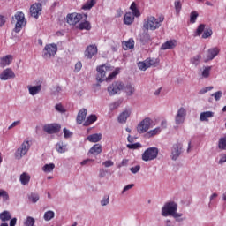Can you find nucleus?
<instances>
[{"instance_id":"f257e3e1","label":"nucleus","mask_w":226,"mask_h":226,"mask_svg":"<svg viewBox=\"0 0 226 226\" xmlns=\"http://www.w3.org/2000/svg\"><path fill=\"white\" fill-rule=\"evenodd\" d=\"M97 70V76L96 80L97 82H109V80H114L117 75H119L120 69L116 68L109 64H102L96 68Z\"/></svg>"},{"instance_id":"f03ea898","label":"nucleus","mask_w":226,"mask_h":226,"mask_svg":"<svg viewBox=\"0 0 226 226\" xmlns=\"http://www.w3.org/2000/svg\"><path fill=\"white\" fill-rule=\"evenodd\" d=\"M165 20V16L161 15L156 19L154 16H149L144 20L143 27L144 29H150V31H156V29H160L162 24Z\"/></svg>"},{"instance_id":"7ed1b4c3","label":"nucleus","mask_w":226,"mask_h":226,"mask_svg":"<svg viewBox=\"0 0 226 226\" xmlns=\"http://www.w3.org/2000/svg\"><path fill=\"white\" fill-rule=\"evenodd\" d=\"M176 211H177V203L174 201L168 202L164 205V207L162 209V216H174L175 218H178L179 214H177Z\"/></svg>"},{"instance_id":"20e7f679","label":"nucleus","mask_w":226,"mask_h":226,"mask_svg":"<svg viewBox=\"0 0 226 226\" xmlns=\"http://www.w3.org/2000/svg\"><path fill=\"white\" fill-rule=\"evenodd\" d=\"M14 19L16 20L14 32L15 33H20L22 30V27L27 24V21L26 20V16L24 15V12L18 11L14 15Z\"/></svg>"},{"instance_id":"39448f33","label":"nucleus","mask_w":226,"mask_h":226,"mask_svg":"<svg viewBox=\"0 0 226 226\" xmlns=\"http://www.w3.org/2000/svg\"><path fill=\"white\" fill-rule=\"evenodd\" d=\"M30 148L31 144L29 143V140L24 141L14 154L16 160H21L23 156H26Z\"/></svg>"},{"instance_id":"423d86ee","label":"nucleus","mask_w":226,"mask_h":226,"mask_svg":"<svg viewBox=\"0 0 226 226\" xmlns=\"http://www.w3.org/2000/svg\"><path fill=\"white\" fill-rule=\"evenodd\" d=\"M159 150L156 147H149L142 154L143 162H151L158 158Z\"/></svg>"},{"instance_id":"0eeeda50","label":"nucleus","mask_w":226,"mask_h":226,"mask_svg":"<svg viewBox=\"0 0 226 226\" xmlns=\"http://www.w3.org/2000/svg\"><path fill=\"white\" fill-rule=\"evenodd\" d=\"M206 25L204 24H200L198 26L196 32L194 33V36H201V38H203V40H207V38H211V36H213V30L211 28H207L206 30Z\"/></svg>"},{"instance_id":"6e6552de","label":"nucleus","mask_w":226,"mask_h":226,"mask_svg":"<svg viewBox=\"0 0 226 226\" xmlns=\"http://www.w3.org/2000/svg\"><path fill=\"white\" fill-rule=\"evenodd\" d=\"M43 57L45 59H50V57H54L56 54H57V44L51 43L47 44L43 49Z\"/></svg>"},{"instance_id":"1a4fd4ad","label":"nucleus","mask_w":226,"mask_h":226,"mask_svg":"<svg viewBox=\"0 0 226 226\" xmlns=\"http://www.w3.org/2000/svg\"><path fill=\"white\" fill-rule=\"evenodd\" d=\"M124 89V83L121 81H115L109 87H108V93L109 96H114V94H117L120 91Z\"/></svg>"},{"instance_id":"9d476101","label":"nucleus","mask_w":226,"mask_h":226,"mask_svg":"<svg viewBox=\"0 0 226 226\" xmlns=\"http://www.w3.org/2000/svg\"><path fill=\"white\" fill-rule=\"evenodd\" d=\"M151 128V118L147 117L143 119L137 126L138 133H146Z\"/></svg>"},{"instance_id":"9b49d317","label":"nucleus","mask_w":226,"mask_h":226,"mask_svg":"<svg viewBox=\"0 0 226 226\" xmlns=\"http://www.w3.org/2000/svg\"><path fill=\"white\" fill-rule=\"evenodd\" d=\"M96 54H98V46H96V44H91L87 46L84 52L85 57H87V59H93Z\"/></svg>"},{"instance_id":"f8f14e48","label":"nucleus","mask_w":226,"mask_h":226,"mask_svg":"<svg viewBox=\"0 0 226 226\" xmlns=\"http://www.w3.org/2000/svg\"><path fill=\"white\" fill-rule=\"evenodd\" d=\"M43 130L44 132H46V133L52 135L54 133H59V132H61V125H59V124H46L44 125Z\"/></svg>"},{"instance_id":"ddd939ff","label":"nucleus","mask_w":226,"mask_h":226,"mask_svg":"<svg viewBox=\"0 0 226 226\" xmlns=\"http://www.w3.org/2000/svg\"><path fill=\"white\" fill-rule=\"evenodd\" d=\"M81 19H83L82 14L71 13L67 15V23L71 26H75V24H79V22H80Z\"/></svg>"},{"instance_id":"4468645a","label":"nucleus","mask_w":226,"mask_h":226,"mask_svg":"<svg viewBox=\"0 0 226 226\" xmlns=\"http://www.w3.org/2000/svg\"><path fill=\"white\" fill-rule=\"evenodd\" d=\"M186 119V109L185 108H180L175 117L176 124H183Z\"/></svg>"},{"instance_id":"2eb2a0df","label":"nucleus","mask_w":226,"mask_h":226,"mask_svg":"<svg viewBox=\"0 0 226 226\" xmlns=\"http://www.w3.org/2000/svg\"><path fill=\"white\" fill-rule=\"evenodd\" d=\"M41 4H34L30 7L31 17H34V19H38L41 13Z\"/></svg>"},{"instance_id":"dca6fc26","label":"nucleus","mask_w":226,"mask_h":226,"mask_svg":"<svg viewBox=\"0 0 226 226\" xmlns=\"http://www.w3.org/2000/svg\"><path fill=\"white\" fill-rule=\"evenodd\" d=\"M155 62L153 59L147 58L143 62H139L138 63V67L142 71L146 72L147 68H151V66H154Z\"/></svg>"},{"instance_id":"f3484780","label":"nucleus","mask_w":226,"mask_h":226,"mask_svg":"<svg viewBox=\"0 0 226 226\" xmlns=\"http://www.w3.org/2000/svg\"><path fill=\"white\" fill-rule=\"evenodd\" d=\"M218 54H220V48L218 47L210 48L207 50V59L205 60V62L207 63V61H213V59H215V57H216Z\"/></svg>"},{"instance_id":"a211bd4d","label":"nucleus","mask_w":226,"mask_h":226,"mask_svg":"<svg viewBox=\"0 0 226 226\" xmlns=\"http://www.w3.org/2000/svg\"><path fill=\"white\" fill-rule=\"evenodd\" d=\"M0 79L1 80H10V79H15V72H13V70L7 68L0 74Z\"/></svg>"},{"instance_id":"6ab92c4d","label":"nucleus","mask_w":226,"mask_h":226,"mask_svg":"<svg viewBox=\"0 0 226 226\" xmlns=\"http://www.w3.org/2000/svg\"><path fill=\"white\" fill-rule=\"evenodd\" d=\"M181 149H183V144L177 143L173 145V147L171 150L172 160H176L177 158H179L181 154Z\"/></svg>"},{"instance_id":"aec40b11","label":"nucleus","mask_w":226,"mask_h":226,"mask_svg":"<svg viewBox=\"0 0 226 226\" xmlns=\"http://www.w3.org/2000/svg\"><path fill=\"white\" fill-rule=\"evenodd\" d=\"M177 46V41L176 40H170L162 45L161 50H172V49H176Z\"/></svg>"},{"instance_id":"412c9836","label":"nucleus","mask_w":226,"mask_h":226,"mask_svg":"<svg viewBox=\"0 0 226 226\" xmlns=\"http://www.w3.org/2000/svg\"><path fill=\"white\" fill-rule=\"evenodd\" d=\"M12 61H13V56H11V55H7L4 57H1L0 58V66H1V68L10 66V64H11Z\"/></svg>"},{"instance_id":"4be33fe9","label":"nucleus","mask_w":226,"mask_h":226,"mask_svg":"<svg viewBox=\"0 0 226 226\" xmlns=\"http://www.w3.org/2000/svg\"><path fill=\"white\" fill-rule=\"evenodd\" d=\"M131 115L132 111L130 109H125L124 111L119 114L117 118L118 123H121L122 124L126 123Z\"/></svg>"},{"instance_id":"5701e85b","label":"nucleus","mask_w":226,"mask_h":226,"mask_svg":"<svg viewBox=\"0 0 226 226\" xmlns=\"http://www.w3.org/2000/svg\"><path fill=\"white\" fill-rule=\"evenodd\" d=\"M87 116V109H80L76 117V122L78 123V124H82V123L86 121Z\"/></svg>"},{"instance_id":"b1692460","label":"nucleus","mask_w":226,"mask_h":226,"mask_svg":"<svg viewBox=\"0 0 226 226\" xmlns=\"http://www.w3.org/2000/svg\"><path fill=\"white\" fill-rule=\"evenodd\" d=\"M134 20H135V14H133L132 12H127L124 14V24H125V26H132V24H133Z\"/></svg>"},{"instance_id":"393cba45","label":"nucleus","mask_w":226,"mask_h":226,"mask_svg":"<svg viewBox=\"0 0 226 226\" xmlns=\"http://www.w3.org/2000/svg\"><path fill=\"white\" fill-rule=\"evenodd\" d=\"M211 117H215V112L213 111H205V112H201L200 115V121H209V119H211Z\"/></svg>"},{"instance_id":"a878e982","label":"nucleus","mask_w":226,"mask_h":226,"mask_svg":"<svg viewBox=\"0 0 226 226\" xmlns=\"http://www.w3.org/2000/svg\"><path fill=\"white\" fill-rule=\"evenodd\" d=\"M19 181L21 185H23V186H26L29 185V181H31V176H29V174H27L26 172H24L20 175Z\"/></svg>"},{"instance_id":"bb28decb","label":"nucleus","mask_w":226,"mask_h":226,"mask_svg":"<svg viewBox=\"0 0 226 226\" xmlns=\"http://www.w3.org/2000/svg\"><path fill=\"white\" fill-rule=\"evenodd\" d=\"M101 153H102V145L100 144L94 145L89 150V154H94V156H98V154H100Z\"/></svg>"},{"instance_id":"cd10ccee","label":"nucleus","mask_w":226,"mask_h":226,"mask_svg":"<svg viewBox=\"0 0 226 226\" xmlns=\"http://www.w3.org/2000/svg\"><path fill=\"white\" fill-rule=\"evenodd\" d=\"M87 140H88V142L94 143L100 142V140H102V133L91 134L87 137Z\"/></svg>"},{"instance_id":"c85d7f7f","label":"nucleus","mask_w":226,"mask_h":226,"mask_svg":"<svg viewBox=\"0 0 226 226\" xmlns=\"http://www.w3.org/2000/svg\"><path fill=\"white\" fill-rule=\"evenodd\" d=\"M135 47V41L129 39L127 41L123 42L124 50H132Z\"/></svg>"},{"instance_id":"c756f323","label":"nucleus","mask_w":226,"mask_h":226,"mask_svg":"<svg viewBox=\"0 0 226 226\" xmlns=\"http://www.w3.org/2000/svg\"><path fill=\"white\" fill-rule=\"evenodd\" d=\"M98 121V117L96 115H90L87 117V120L84 122L83 126H90L93 123Z\"/></svg>"},{"instance_id":"7c9ffc66","label":"nucleus","mask_w":226,"mask_h":226,"mask_svg":"<svg viewBox=\"0 0 226 226\" xmlns=\"http://www.w3.org/2000/svg\"><path fill=\"white\" fill-rule=\"evenodd\" d=\"M0 220L1 222H10L11 220V214L8 210H4V212L0 213Z\"/></svg>"},{"instance_id":"2f4dec72","label":"nucleus","mask_w":226,"mask_h":226,"mask_svg":"<svg viewBox=\"0 0 226 226\" xmlns=\"http://www.w3.org/2000/svg\"><path fill=\"white\" fill-rule=\"evenodd\" d=\"M28 91L32 96H34L35 94H38V93H40V91H41V85L29 86Z\"/></svg>"},{"instance_id":"473e14b6","label":"nucleus","mask_w":226,"mask_h":226,"mask_svg":"<svg viewBox=\"0 0 226 226\" xmlns=\"http://www.w3.org/2000/svg\"><path fill=\"white\" fill-rule=\"evenodd\" d=\"M78 29L80 31H84V29L86 31H91V23L89 21L81 22L79 23Z\"/></svg>"},{"instance_id":"72a5a7b5","label":"nucleus","mask_w":226,"mask_h":226,"mask_svg":"<svg viewBox=\"0 0 226 226\" xmlns=\"http://www.w3.org/2000/svg\"><path fill=\"white\" fill-rule=\"evenodd\" d=\"M56 149L57 151V153L63 154V153H66L68 151V149H66V144L63 143V142H59L56 145Z\"/></svg>"},{"instance_id":"f704fd0d","label":"nucleus","mask_w":226,"mask_h":226,"mask_svg":"<svg viewBox=\"0 0 226 226\" xmlns=\"http://www.w3.org/2000/svg\"><path fill=\"white\" fill-rule=\"evenodd\" d=\"M218 147L222 151H225L226 150V136L219 139Z\"/></svg>"},{"instance_id":"c9c22d12","label":"nucleus","mask_w":226,"mask_h":226,"mask_svg":"<svg viewBox=\"0 0 226 226\" xmlns=\"http://www.w3.org/2000/svg\"><path fill=\"white\" fill-rule=\"evenodd\" d=\"M174 6L177 15H179L181 13V10L183 9V4H181V0H176Z\"/></svg>"},{"instance_id":"e433bc0d","label":"nucleus","mask_w":226,"mask_h":226,"mask_svg":"<svg viewBox=\"0 0 226 226\" xmlns=\"http://www.w3.org/2000/svg\"><path fill=\"white\" fill-rule=\"evenodd\" d=\"M140 41L142 43H149V41H152L151 35L148 33H144L141 35Z\"/></svg>"},{"instance_id":"4c0bfd02","label":"nucleus","mask_w":226,"mask_h":226,"mask_svg":"<svg viewBox=\"0 0 226 226\" xmlns=\"http://www.w3.org/2000/svg\"><path fill=\"white\" fill-rule=\"evenodd\" d=\"M96 4V0H89L83 5V10H91Z\"/></svg>"},{"instance_id":"58836bf2","label":"nucleus","mask_w":226,"mask_h":226,"mask_svg":"<svg viewBox=\"0 0 226 226\" xmlns=\"http://www.w3.org/2000/svg\"><path fill=\"white\" fill-rule=\"evenodd\" d=\"M96 4V0H89L83 5V10H91Z\"/></svg>"},{"instance_id":"ea45409f","label":"nucleus","mask_w":226,"mask_h":226,"mask_svg":"<svg viewBox=\"0 0 226 226\" xmlns=\"http://www.w3.org/2000/svg\"><path fill=\"white\" fill-rule=\"evenodd\" d=\"M56 169V164L55 163H49V164H45L42 167L43 172H52Z\"/></svg>"},{"instance_id":"a19ab883","label":"nucleus","mask_w":226,"mask_h":226,"mask_svg":"<svg viewBox=\"0 0 226 226\" xmlns=\"http://www.w3.org/2000/svg\"><path fill=\"white\" fill-rule=\"evenodd\" d=\"M130 8L132 11V14L135 15V17H140V11H139V9H137V4H135V2L132 3Z\"/></svg>"},{"instance_id":"79ce46f5","label":"nucleus","mask_w":226,"mask_h":226,"mask_svg":"<svg viewBox=\"0 0 226 226\" xmlns=\"http://www.w3.org/2000/svg\"><path fill=\"white\" fill-rule=\"evenodd\" d=\"M54 216H55L54 211H47L44 214V220L45 222H50V220H52Z\"/></svg>"},{"instance_id":"37998d69","label":"nucleus","mask_w":226,"mask_h":226,"mask_svg":"<svg viewBox=\"0 0 226 226\" xmlns=\"http://www.w3.org/2000/svg\"><path fill=\"white\" fill-rule=\"evenodd\" d=\"M199 17V12L198 11H192L190 14V22L191 24H195L197 22V18Z\"/></svg>"},{"instance_id":"c03bdc74","label":"nucleus","mask_w":226,"mask_h":226,"mask_svg":"<svg viewBox=\"0 0 226 226\" xmlns=\"http://www.w3.org/2000/svg\"><path fill=\"white\" fill-rule=\"evenodd\" d=\"M160 132H162V130L160 129V127H157L154 130L147 132V135H148V137H154V135H158V133H160Z\"/></svg>"},{"instance_id":"a18cd8bd","label":"nucleus","mask_w":226,"mask_h":226,"mask_svg":"<svg viewBox=\"0 0 226 226\" xmlns=\"http://www.w3.org/2000/svg\"><path fill=\"white\" fill-rule=\"evenodd\" d=\"M29 200H31V202H33L34 204H36V202H38V200H40V195H38L36 193H32L29 196Z\"/></svg>"},{"instance_id":"49530a36","label":"nucleus","mask_w":226,"mask_h":226,"mask_svg":"<svg viewBox=\"0 0 226 226\" xmlns=\"http://www.w3.org/2000/svg\"><path fill=\"white\" fill-rule=\"evenodd\" d=\"M134 92H135V88H133L132 85H127L125 87V93L126 94H128V96H132V94H133Z\"/></svg>"},{"instance_id":"de8ad7c7","label":"nucleus","mask_w":226,"mask_h":226,"mask_svg":"<svg viewBox=\"0 0 226 226\" xmlns=\"http://www.w3.org/2000/svg\"><path fill=\"white\" fill-rule=\"evenodd\" d=\"M34 218L28 216L25 222V226H34Z\"/></svg>"},{"instance_id":"09e8293b","label":"nucleus","mask_w":226,"mask_h":226,"mask_svg":"<svg viewBox=\"0 0 226 226\" xmlns=\"http://www.w3.org/2000/svg\"><path fill=\"white\" fill-rule=\"evenodd\" d=\"M0 197H3L4 202H6V200H10V196L8 195V192L4 190L0 191Z\"/></svg>"},{"instance_id":"8fccbe9b","label":"nucleus","mask_w":226,"mask_h":226,"mask_svg":"<svg viewBox=\"0 0 226 226\" xmlns=\"http://www.w3.org/2000/svg\"><path fill=\"white\" fill-rule=\"evenodd\" d=\"M222 94H223V93L222 91H217L214 94H211V96H213L215 100V102L220 101V98H222Z\"/></svg>"},{"instance_id":"3c124183","label":"nucleus","mask_w":226,"mask_h":226,"mask_svg":"<svg viewBox=\"0 0 226 226\" xmlns=\"http://www.w3.org/2000/svg\"><path fill=\"white\" fill-rule=\"evenodd\" d=\"M127 147L128 149H139V147H142V145L140 143L128 144Z\"/></svg>"},{"instance_id":"603ef678","label":"nucleus","mask_w":226,"mask_h":226,"mask_svg":"<svg viewBox=\"0 0 226 226\" xmlns=\"http://www.w3.org/2000/svg\"><path fill=\"white\" fill-rule=\"evenodd\" d=\"M210 72H211V67H206L202 72V77H204V79H207V77H209Z\"/></svg>"},{"instance_id":"864d4df0","label":"nucleus","mask_w":226,"mask_h":226,"mask_svg":"<svg viewBox=\"0 0 226 226\" xmlns=\"http://www.w3.org/2000/svg\"><path fill=\"white\" fill-rule=\"evenodd\" d=\"M73 135V132H70L68 129L64 128V139H70Z\"/></svg>"},{"instance_id":"5fc2aeb1","label":"nucleus","mask_w":226,"mask_h":226,"mask_svg":"<svg viewBox=\"0 0 226 226\" xmlns=\"http://www.w3.org/2000/svg\"><path fill=\"white\" fill-rule=\"evenodd\" d=\"M109 201H110V197L104 196V198L101 200V204H102V206H107Z\"/></svg>"},{"instance_id":"6e6d98bb","label":"nucleus","mask_w":226,"mask_h":226,"mask_svg":"<svg viewBox=\"0 0 226 226\" xmlns=\"http://www.w3.org/2000/svg\"><path fill=\"white\" fill-rule=\"evenodd\" d=\"M102 165L106 168H109V167H114V162L110 161V160H108L106 162H104L102 163Z\"/></svg>"},{"instance_id":"4d7b16f0","label":"nucleus","mask_w":226,"mask_h":226,"mask_svg":"<svg viewBox=\"0 0 226 226\" xmlns=\"http://www.w3.org/2000/svg\"><path fill=\"white\" fill-rule=\"evenodd\" d=\"M131 172L132 174H137V172H139V170H140V165H137V166H134V167H132L130 169Z\"/></svg>"},{"instance_id":"13d9d810","label":"nucleus","mask_w":226,"mask_h":226,"mask_svg":"<svg viewBox=\"0 0 226 226\" xmlns=\"http://www.w3.org/2000/svg\"><path fill=\"white\" fill-rule=\"evenodd\" d=\"M128 165V159H123L121 163L117 165L118 169H121V167H126Z\"/></svg>"},{"instance_id":"bf43d9fd","label":"nucleus","mask_w":226,"mask_h":226,"mask_svg":"<svg viewBox=\"0 0 226 226\" xmlns=\"http://www.w3.org/2000/svg\"><path fill=\"white\" fill-rule=\"evenodd\" d=\"M213 87H207L200 91V94H205L207 91H212Z\"/></svg>"},{"instance_id":"052dcab7","label":"nucleus","mask_w":226,"mask_h":226,"mask_svg":"<svg viewBox=\"0 0 226 226\" xmlns=\"http://www.w3.org/2000/svg\"><path fill=\"white\" fill-rule=\"evenodd\" d=\"M133 186H135V185L133 184H130L124 187L122 193H124L125 192H128V190H132V188H133Z\"/></svg>"},{"instance_id":"680f3d73","label":"nucleus","mask_w":226,"mask_h":226,"mask_svg":"<svg viewBox=\"0 0 226 226\" xmlns=\"http://www.w3.org/2000/svg\"><path fill=\"white\" fill-rule=\"evenodd\" d=\"M226 162V154H221V159L219 160V165H222Z\"/></svg>"},{"instance_id":"e2e57ef3","label":"nucleus","mask_w":226,"mask_h":226,"mask_svg":"<svg viewBox=\"0 0 226 226\" xmlns=\"http://www.w3.org/2000/svg\"><path fill=\"white\" fill-rule=\"evenodd\" d=\"M119 105H121L120 102H115L110 105V109L111 110H114L116 109H117V107H119Z\"/></svg>"},{"instance_id":"0e129e2a","label":"nucleus","mask_w":226,"mask_h":226,"mask_svg":"<svg viewBox=\"0 0 226 226\" xmlns=\"http://www.w3.org/2000/svg\"><path fill=\"white\" fill-rule=\"evenodd\" d=\"M82 70V62H78L75 64V72H80Z\"/></svg>"},{"instance_id":"69168bd1","label":"nucleus","mask_w":226,"mask_h":226,"mask_svg":"<svg viewBox=\"0 0 226 226\" xmlns=\"http://www.w3.org/2000/svg\"><path fill=\"white\" fill-rule=\"evenodd\" d=\"M56 109L58 112H65L64 107H63V105H61V104H56Z\"/></svg>"},{"instance_id":"338daca9","label":"nucleus","mask_w":226,"mask_h":226,"mask_svg":"<svg viewBox=\"0 0 226 226\" xmlns=\"http://www.w3.org/2000/svg\"><path fill=\"white\" fill-rule=\"evenodd\" d=\"M6 24V20L4 19V16L0 15V27H3Z\"/></svg>"},{"instance_id":"774afa93","label":"nucleus","mask_w":226,"mask_h":226,"mask_svg":"<svg viewBox=\"0 0 226 226\" xmlns=\"http://www.w3.org/2000/svg\"><path fill=\"white\" fill-rule=\"evenodd\" d=\"M17 225V217H14V218H11V221H10V226H15Z\"/></svg>"}]
</instances>
